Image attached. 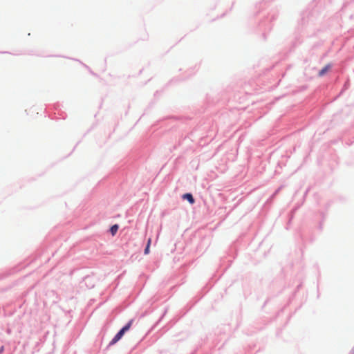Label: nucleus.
Segmentation results:
<instances>
[{"instance_id":"nucleus-1","label":"nucleus","mask_w":354,"mask_h":354,"mask_svg":"<svg viewBox=\"0 0 354 354\" xmlns=\"http://www.w3.org/2000/svg\"><path fill=\"white\" fill-rule=\"evenodd\" d=\"M133 323V320H130L128 324L124 326L113 338V339L111 341L110 344L113 345L115 344L118 341H119L122 337L124 335V333L127 331L131 326Z\"/></svg>"},{"instance_id":"nucleus-2","label":"nucleus","mask_w":354,"mask_h":354,"mask_svg":"<svg viewBox=\"0 0 354 354\" xmlns=\"http://www.w3.org/2000/svg\"><path fill=\"white\" fill-rule=\"evenodd\" d=\"M331 68L330 64H327L325 67H324L319 72V76H324Z\"/></svg>"},{"instance_id":"nucleus-3","label":"nucleus","mask_w":354,"mask_h":354,"mask_svg":"<svg viewBox=\"0 0 354 354\" xmlns=\"http://www.w3.org/2000/svg\"><path fill=\"white\" fill-rule=\"evenodd\" d=\"M183 198L184 199H187L191 204H193L194 203V199L191 194H185L183 196Z\"/></svg>"},{"instance_id":"nucleus-4","label":"nucleus","mask_w":354,"mask_h":354,"mask_svg":"<svg viewBox=\"0 0 354 354\" xmlns=\"http://www.w3.org/2000/svg\"><path fill=\"white\" fill-rule=\"evenodd\" d=\"M151 243V239L149 238L148 239L147 246L145 249V252H144L145 254H148L149 253V248H150Z\"/></svg>"},{"instance_id":"nucleus-5","label":"nucleus","mask_w":354,"mask_h":354,"mask_svg":"<svg viewBox=\"0 0 354 354\" xmlns=\"http://www.w3.org/2000/svg\"><path fill=\"white\" fill-rule=\"evenodd\" d=\"M118 225H113L111 229H110V231H111V233L112 234V235H115V233L117 232L118 230Z\"/></svg>"},{"instance_id":"nucleus-6","label":"nucleus","mask_w":354,"mask_h":354,"mask_svg":"<svg viewBox=\"0 0 354 354\" xmlns=\"http://www.w3.org/2000/svg\"><path fill=\"white\" fill-rule=\"evenodd\" d=\"M3 351V347L2 346V347L0 348V353H1Z\"/></svg>"},{"instance_id":"nucleus-7","label":"nucleus","mask_w":354,"mask_h":354,"mask_svg":"<svg viewBox=\"0 0 354 354\" xmlns=\"http://www.w3.org/2000/svg\"><path fill=\"white\" fill-rule=\"evenodd\" d=\"M351 353L354 354V349L352 350Z\"/></svg>"}]
</instances>
